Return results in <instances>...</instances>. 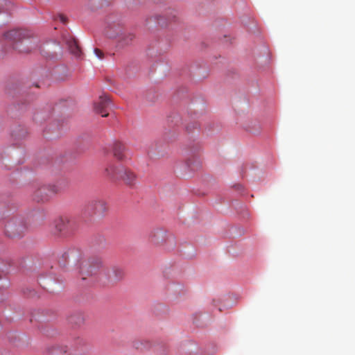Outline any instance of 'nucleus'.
I'll use <instances>...</instances> for the list:
<instances>
[{"label": "nucleus", "mask_w": 355, "mask_h": 355, "mask_svg": "<svg viewBox=\"0 0 355 355\" xmlns=\"http://www.w3.org/2000/svg\"><path fill=\"white\" fill-rule=\"evenodd\" d=\"M94 51L97 58H98L100 59L103 58L104 53L101 49L96 48V49H94Z\"/></svg>", "instance_id": "nucleus-16"}, {"label": "nucleus", "mask_w": 355, "mask_h": 355, "mask_svg": "<svg viewBox=\"0 0 355 355\" xmlns=\"http://www.w3.org/2000/svg\"><path fill=\"white\" fill-rule=\"evenodd\" d=\"M19 51H26L25 50L19 49Z\"/></svg>", "instance_id": "nucleus-19"}, {"label": "nucleus", "mask_w": 355, "mask_h": 355, "mask_svg": "<svg viewBox=\"0 0 355 355\" xmlns=\"http://www.w3.org/2000/svg\"><path fill=\"white\" fill-rule=\"evenodd\" d=\"M106 35L110 38L117 37V43L119 48L130 45L135 38V35L132 33L122 31V28L119 26H113L108 28L106 31Z\"/></svg>", "instance_id": "nucleus-5"}, {"label": "nucleus", "mask_w": 355, "mask_h": 355, "mask_svg": "<svg viewBox=\"0 0 355 355\" xmlns=\"http://www.w3.org/2000/svg\"><path fill=\"white\" fill-rule=\"evenodd\" d=\"M28 37H30L29 33L22 29L11 30L6 32L3 35L4 40L12 46V49H17V43Z\"/></svg>", "instance_id": "nucleus-7"}, {"label": "nucleus", "mask_w": 355, "mask_h": 355, "mask_svg": "<svg viewBox=\"0 0 355 355\" xmlns=\"http://www.w3.org/2000/svg\"><path fill=\"white\" fill-rule=\"evenodd\" d=\"M111 104L109 96L103 94L99 96L98 100L94 103V110L96 113L101 114L103 117L108 116L107 109Z\"/></svg>", "instance_id": "nucleus-8"}, {"label": "nucleus", "mask_w": 355, "mask_h": 355, "mask_svg": "<svg viewBox=\"0 0 355 355\" xmlns=\"http://www.w3.org/2000/svg\"><path fill=\"white\" fill-rule=\"evenodd\" d=\"M110 270L108 271L109 277L113 281H118L124 275V272L122 268H109Z\"/></svg>", "instance_id": "nucleus-14"}, {"label": "nucleus", "mask_w": 355, "mask_h": 355, "mask_svg": "<svg viewBox=\"0 0 355 355\" xmlns=\"http://www.w3.org/2000/svg\"><path fill=\"white\" fill-rule=\"evenodd\" d=\"M59 19H60V20L63 24H66V23H67V17H66L64 15H59Z\"/></svg>", "instance_id": "nucleus-17"}, {"label": "nucleus", "mask_w": 355, "mask_h": 355, "mask_svg": "<svg viewBox=\"0 0 355 355\" xmlns=\"http://www.w3.org/2000/svg\"><path fill=\"white\" fill-rule=\"evenodd\" d=\"M58 191V187L55 184L43 185L35 191L33 198L37 202H45Z\"/></svg>", "instance_id": "nucleus-6"}, {"label": "nucleus", "mask_w": 355, "mask_h": 355, "mask_svg": "<svg viewBox=\"0 0 355 355\" xmlns=\"http://www.w3.org/2000/svg\"><path fill=\"white\" fill-rule=\"evenodd\" d=\"M76 228V223L73 220L61 216L54 220L52 232L57 236H68L73 234Z\"/></svg>", "instance_id": "nucleus-4"}, {"label": "nucleus", "mask_w": 355, "mask_h": 355, "mask_svg": "<svg viewBox=\"0 0 355 355\" xmlns=\"http://www.w3.org/2000/svg\"><path fill=\"white\" fill-rule=\"evenodd\" d=\"M67 44L70 52L76 57H79L81 54V51L77 42L73 38H70L67 40Z\"/></svg>", "instance_id": "nucleus-15"}, {"label": "nucleus", "mask_w": 355, "mask_h": 355, "mask_svg": "<svg viewBox=\"0 0 355 355\" xmlns=\"http://www.w3.org/2000/svg\"><path fill=\"white\" fill-rule=\"evenodd\" d=\"M28 231V225L22 218H13L5 225V234L11 239H21Z\"/></svg>", "instance_id": "nucleus-2"}, {"label": "nucleus", "mask_w": 355, "mask_h": 355, "mask_svg": "<svg viewBox=\"0 0 355 355\" xmlns=\"http://www.w3.org/2000/svg\"><path fill=\"white\" fill-rule=\"evenodd\" d=\"M88 209L91 210L94 214L104 216L108 210V206L104 200L96 199L89 203Z\"/></svg>", "instance_id": "nucleus-9"}, {"label": "nucleus", "mask_w": 355, "mask_h": 355, "mask_svg": "<svg viewBox=\"0 0 355 355\" xmlns=\"http://www.w3.org/2000/svg\"><path fill=\"white\" fill-rule=\"evenodd\" d=\"M6 4V2L4 0H0V12H3V6Z\"/></svg>", "instance_id": "nucleus-18"}, {"label": "nucleus", "mask_w": 355, "mask_h": 355, "mask_svg": "<svg viewBox=\"0 0 355 355\" xmlns=\"http://www.w3.org/2000/svg\"><path fill=\"white\" fill-rule=\"evenodd\" d=\"M113 156L119 161H124L128 157L125 145L119 141H115L112 145Z\"/></svg>", "instance_id": "nucleus-10"}, {"label": "nucleus", "mask_w": 355, "mask_h": 355, "mask_svg": "<svg viewBox=\"0 0 355 355\" xmlns=\"http://www.w3.org/2000/svg\"><path fill=\"white\" fill-rule=\"evenodd\" d=\"M58 263L66 266H82L85 263V255L81 250L76 248L64 250L58 259Z\"/></svg>", "instance_id": "nucleus-3"}, {"label": "nucleus", "mask_w": 355, "mask_h": 355, "mask_svg": "<svg viewBox=\"0 0 355 355\" xmlns=\"http://www.w3.org/2000/svg\"><path fill=\"white\" fill-rule=\"evenodd\" d=\"M85 260V264L89 266H100L107 263V257L101 253L92 254Z\"/></svg>", "instance_id": "nucleus-12"}, {"label": "nucleus", "mask_w": 355, "mask_h": 355, "mask_svg": "<svg viewBox=\"0 0 355 355\" xmlns=\"http://www.w3.org/2000/svg\"><path fill=\"white\" fill-rule=\"evenodd\" d=\"M1 277H0V279H1Z\"/></svg>", "instance_id": "nucleus-20"}, {"label": "nucleus", "mask_w": 355, "mask_h": 355, "mask_svg": "<svg viewBox=\"0 0 355 355\" xmlns=\"http://www.w3.org/2000/svg\"><path fill=\"white\" fill-rule=\"evenodd\" d=\"M149 242L157 247H162L164 250H173L176 245L175 236L163 229H156L148 234Z\"/></svg>", "instance_id": "nucleus-1"}, {"label": "nucleus", "mask_w": 355, "mask_h": 355, "mask_svg": "<svg viewBox=\"0 0 355 355\" xmlns=\"http://www.w3.org/2000/svg\"><path fill=\"white\" fill-rule=\"evenodd\" d=\"M121 174L119 180H123L129 187H133L137 182L136 174L129 168L123 167L121 168Z\"/></svg>", "instance_id": "nucleus-13"}, {"label": "nucleus", "mask_w": 355, "mask_h": 355, "mask_svg": "<svg viewBox=\"0 0 355 355\" xmlns=\"http://www.w3.org/2000/svg\"><path fill=\"white\" fill-rule=\"evenodd\" d=\"M121 168H123V166L110 163L105 167L104 174L112 180H118L121 174Z\"/></svg>", "instance_id": "nucleus-11"}]
</instances>
